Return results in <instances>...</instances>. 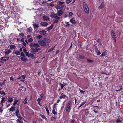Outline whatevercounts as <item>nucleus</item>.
<instances>
[{"mask_svg":"<svg viewBox=\"0 0 123 123\" xmlns=\"http://www.w3.org/2000/svg\"><path fill=\"white\" fill-rule=\"evenodd\" d=\"M42 37V36L41 35H38L36 37L37 38L39 39L41 38Z\"/></svg>","mask_w":123,"mask_h":123,"instance_id":"36","label":"nucleus"},{"mask_svg":"<svg viewBox=\"0 0 123 123\" xmlns=\"http://www.w3.org/2000/svg\"><path fill=\"white\" fill-rule=\"evenodd\" d=\"M97 53V55H99L101 54V52L100 51H99L97 52H96Z\"/></svg>","mask_w":123,"mask_h":123,"instance_id":"45","label":"nucleus"},{"mask_svg":"<svg viewBox=\"0 0 123 123\" xmlns=\"http://www.w3.org/2000/svg\"><path fill=\"white\" fill-rule=\"evenodd\" d=\"M58 21V20H55L54 21V23H57Z\"/></svg>","mask_w":123,"mask_h":123,"instance_id":"62","label":"nucleus"},{"mask_svg":"<svg viewBox=\"0 0 123 123\" xmlns=\"http://www.w3.org/2000/svg\"><path fill=\"white\" fill-rule=\"evenodd\" d=\"M122 120L120 119H117L116 121V122L117 123H121Z\"/></svg>","mask_w":123,"mask_h":123,"instance_id":"24","label":"nucleus"},{"mask_svg":"<svg viewBox=\"0 0 123 123\" xmlns=\"http://www.w3.org/2000/svg\"><path fill=\"white\" fill-rule=\"evenodd\" d=\"M51 17L52 18H54L58 20L60 19V18L58 16L57 14H55L54 13H52L51 14Z\"/></svg>","mask_w":123,"mask_h":123,"instance_id":"3","label":"nucleus"},{"mask_svg":"<svg viewBox=\"0 0 123 123\" xmlns=\"http://www.w3.org/2000/svg\"><path fill=\"white\" fill-rule=\"evenodd\" d=\"M43 19L44 20L47 21L49 20V18L48 16H44L43 17Z\"/></svg>","mask_w":123,"mask_h":123,"instance_id":"15","label":"nucleus"},{"mask_svg":"<svg viewBox=\"0 0 123 123\" xmlns=\"http://www.w3.org/2000/svg\"><path fill=\"white\" fill-rule=\"evenodd\" d=\"M17 117L18 118H19V119H22V117L18 115V117Z\"/></svg>","mask_w":123,"mask_h":123,"instance_id":"61","label":"nucleus"},{"mask_svg":"<svg viewBox=\"0 0 123 123\" xmlns=\"http://www.w3.org/2000/svg\"><path fill=\"white\" fill-rule=\"evenodd\" d=\"M64 5H57V7L59 9H61L64 7Z\"/></svg>","mask_w":123,"mask_h":123,"instance_id":"19","label":"nucleus"},{"mask_svg":"<svg viewBox=\"0 0 123 123\" xmlns=\"http://www.w3.org/2000/svg\"><path fill=\"white\" fill-rule=\"evenodd\" d=\"M29 56H31L32 57H34V55L31 53H30L29 54Z\"/></svg>","mask_w":123,"mask_h":123,"instance_id":"53","label":"nucleus"},{"mask_svg":"<svg viewBox=\"0 0 123 123\" xmlns=\"http://www.w3.org/2000/svg\"><path fill=\"white\" fill-rule=\"evenodd\" d=\"M87 62L89 63L92 62H93V61L91 60L87 59Z\"/></svg>","mask_w":123,"mask_h":123,"instance_id":"37","label":"nucleus"},{"mask_svg":"<svg viewBox=\"0 0 123 123\" xmlns=\"http://www.w3.org/2000/svg\"><path fill=\"white\" fill-rule=\"evenodd\" d=\"M66 96V95H62L60 96V99H62V98H65Z\"/></svg>","mask_w":123,"mask_h":123,"instance_id":"33","label":"nucleus"},{"mask_svg":"<svg viewBox=\"0 0 123 123\" xmlns=\"http://www.w3.org/2000/svg\"><path fill=\"white\" fill-rule=\"evenodd\" d=\"M79 58L80 59H83L85 57L83 55H80L79 56Z\"/></svg>","mask_w":123,"mask_h":123,"instance_id":"38","label":"nucleus"},{"mask_svg":"<svg viewBox=\"0 0 123 123\" xmlns=\"http://www.w3.org/2000/svg\"><path fill=\"white\" fill-rule=\"evenodd\" d=\"M48 6H54V5L53 3H50L48 5Z\"/></svg>","mask_w":123,"mask_h":123,"instance_id":"46","label":"nucleus"},{"mask_svg":"<svg viewBox=\"0 0 123 123\" xmlns=\"http://www.w3.org/2000/svg\"><path fill=\"white\" fill-rule=\"evenodd\" d=\"M60 84L61 86L62 89L63 88L64 86L61 83H60Z\"/></svg>","mask_w":123,"mask_h":123,"instance_id":"49","label":"nucleus"},{"mask_svg":"<svg viewBox=\"0 0 123 123\" xmlns=\"http://www.w3.org/2000/svg\"><path fill=\"white\" fill-rule=\"evenodd\" d=\"M35 49V50H36V52H37L40 50V48H38V47H37Z\"/></svg>","mask_w":123,"mask_h":123,"instance_id":"43","label":"nucleus"},{"mask_svg":"<svg viewBox=\"0 0 123 123\" xmlns=\"http://www.w3.org/2000/svg\"><path fill=\"white\" fill-rule=\"evenodd\" d=\"M3 110L2 107V106L0 107V111L1 113H2L3 111Z\"/></svg>","mask_w":123,"mask_h":123,"instance_id":"47","label":"nucleus"},{"mask_svg":"<svg viewBox=\"0 0 123 123\" xmlns=\"http://www.w3.org/2000/svg\"><path fill=\"white\" fill-rule=\"evenodd\" d=\"M104 3H102L100 6L99 7V9H102L104 7Z\"/></svg>","mask_w":123,"mask_h":123,"instance_id":"16","label":"nucleus"},{"mask_svg":"<svg viewBox=\"0 0 123 123\" xmlns=\"http://www.w3.org/2000/svg\"><path fill=\"white\" fill-rule=\"evenodd\" d=\"M94 48H95V50L96 52V53L98 51H99L98 50V48H97V47L96 46H94Z\"/></svg>","mask_w":123,"mask_h":123,"instance_id":"29","label":"nucleus"},{"mask_svg":"<svg viewBox=\"0 0 123 123\" xmlns=\"http://www.w3.org/2000/svg\"><path fill=\"white\" fill-rule=\"evenodd\" d=\"M36 50H35V49L31 48V51L32 53H33L34 54H35V53L37 52L36 51Z\"/></svg>","mask_w":123,"mask_h":123,"instance_id":"17","label":"nucleus"},{"mask_svg":"<svg viewBox=\"0 0 123 123\" xmlns=\"http://www.w3.org/2000/svg\"><path fill=\"white\" fill-rule=\"evenodd\" d=\"M44 119H45L46 120H47V119L46 117L44 115L41 114L40 115Z\"/></svg>","mask_w":123,"mask_h":123,"instance_id":"32","label":"nucleus"},{"mask_svg":"<svg viewBox=\"0 0 123 123\" xmlns=\"http://www.w3.org/2000/svg\"><path fill=\"white\" fill-rule=\"evenodd\" d=\"M54 48H55V47H54L51 48L50 49H49L48 50V52H50L51 51H53L54 50Z\"/></svg>","mask_w":123,"mask_h":123,"instance_id":"39","label":"nucleus"},{"mask_svg":"<svg viewBox=\"0 0 123 123\" xmlns=\"http://www.w3.org/2000/svg\"><path fill=\"white\" fill-rule=\"evenodd\" d=\"M69 16H71L73 14V13L72 12H69L68 14Z\"/></svg>","mask_w":123,"mask_h":123,"instance_id":"48","label":"nucleus"},{"mask_svg":"<svg viewBox=\"0 0 123 123\" xmlns=\"http://www.w3.org/2000/svg\"><path fill=\"white\" fill-rule=\"evenodd\" d=\"M30 46L32 47H39L40 46L39 45L38 43H31L30 44Z\"/></svg>","mask_w":123,"mask_h":123,"instance_id":"5","label":"nucleus"},{"mask_svg":"<svg viewBox=\"0 0 123 123\" xmlns=\"http://www.w3.org/2000/svg\"><path fill=\"white\" fill-rule=\"evenodd\" d=\"M71 104V102L70 101H69L68 102V104L67 105H69V106H70Z\"/></svg>","mask_w":123,"mask_h":123,"instance_id":"63","label":"nucleus"},{"mask_svg":"<svg viewBox=\"0 0 123 123\" xmlns=\"http://www.w3.org/2000/svg\"><path fill=\"white\" fill-rule=\"evenodd\" d=\"M5 83L4 82L0 83V86H2L4 85Z\"/></svg>","mask_w":123,"mask_h":123,"instance_id":"51","label":"nucleus"},{"mask_svg":"<svg viewBox=\"0 0 123 123\" xmlns=\"http://www.w3.org/2000/svg\"><path fill=\"white\" fill-rule=\"evenodd\" d=\"M71 109L70 106L69 105H67L66 111L67 112H69Z\"/></svg>","mask_w":123,"mask_h":123,"instance_id":"11","label":"nucleus"},{"mask_svg":"<svg viewBox=\"0 0 123 123\" xmlns=\"http://www.w3.org/2000/svg\"><path fill=\"white\" fill-rule=\"evenodd\" d=\"M53 25H51L50 27H48V29L49 30H50L53 27Z\"/></svg>","mask_w":123,"mask_h":123,"instance_id":"44","label":"nucleus"},{"mask_svg":"<svg viewBox=\"0 0 123 123\" xmlns=\"http://www.w3.org/2000/svg\"><path fill=\"white\" fill-rule=\"evenodd\" d=\"M33 26L35 29H37L39 26L37 24H33Z\"/></svg>","mask_w":123,"mask_h":123,"instance_id":"18","label":"nucleus"},{"mask_svg":"<svg viewBox=\"0 0 123 123\" xmlns=\"http://www.w3.org/2000/svg\"><path fill=\"white\" fill-rule=\"evenodd\" d=\"M70 22L71 23L73 24H75V20H74L73 18H72L70 19Z\"/></svg>","mask_w":123,"mask_h":123,"instance_id":"20","label":"nucleus"},{"mask_svg":"<svg viewBox=\"0 0 123 123\" xmlns=\"http://www.w3.org/2000/svg\"><path fill=\"white\" fill-rule=\"evenodd\" d=\"M0 94L1 95L3 94L4 95L5 94V93L3 91H0Z\"/></svg>","mask_w":123,"mask_h":123,"instance_id":"28","label":"nucleus"},{"mask_svg":"<svg viewBox=\"0 0 123 123\" xmlns=\"http://www.w3.org/2000/svg\"><path fill=\"white\" fill-rule=\"evenodd\" d=\"M111 35L112 38L113 39L114 41L115 42H116V36L115 33L114 31H112L111 32Z\"/></svg>","mask_w":123,"mask_h":123,"instance_id":"4","label":"nucleus"},{"mask_svg":"<svg viewBox=\"0 0 123 123\" xmlns=\"http://www.w3.org/2000/svg\"><path fill=\"white\" fill-rule=\"evenodd\" d=\"M83 6L85 12L86 13L88 14L89 12V8L87 4L85 2L83 3Z\"/></svg>","mask_w":123,"mask_h":123,"instance_id":"2","label":"nucleus"},{"mask_svg":"<svg viewBox=\"0 0 123 123\" xmlns=\"http://www.w3.org/2000/svg\"><path fill=\"white\" fill-rule=\"evenodd\" d=\"M18 102V100H15L14 101L13 103V105H15Z\"/></svg>","mask_w":123,"mask_h":123,"instance_id":"25","label":"nucleus"},{"mask_svg":"<svg viewBox=\"0 0 123 123\" xmlns=\"http://www.w3.org/2000/svg\"><path fill=\"white\" fill-rule=\"evenodd\" d=\"M122 85H121V86H120V89H119V90H116L115 91H116L117 92H118V91H120V90H121V89H122Z\"/></svg>","mask_w":123,"mask_h":123,"instance_id":"54","label":"nucleus"},{"mask_svg":"<svg viewBox=\"0 0 123 123\" xmlns=\"http://www.w3.org/2000/svg\"><path fill=\"white\" fill-rule=\"evenodd\" d=\"M21 77H22L23 78V79H25V76L24 75H22L21 76Z\"/></svg>","mask_w":123,"mask_h":123,"instance_id":"57","label":"nucleus"},{"mask_svg":"<svg viewBox=\"0 0 123 123\" xmlns=\"http://www.w3.org/2000/svg\"><path fill=\"white\" fill-rule=\"evenodd\" d=\"M42 100V99L40 98H38L37 99V101L38 102H40L41 100Z\"/></svg>","mask_w":123,"mask_h":123,"instance_id":"52","label":"nucleus"},{"mask_svg":"<svg viewBox=\"0 0 123 123\" xmlns=\"http://www.w3.org/2000/svg\"><path fill=\"white\" fill-rule=\"evenodd\" d=\"M27 97H26L24 101L23 102L25 104H26L27 103Z\"/></svg>","mask_w":123,"mask_h":123,"instance_id":"34","label":"nucleus"},{"mask_svg":"<svg viewBox=\"0 0 123 123\" xmlns=\"http://www.w3.org/2000/svg\"><path fill=\"white\" fill-rule=\"evenodd\" d=\"M63 12V11L62 9L59 10L57 13V15L58 16H60L62 15Z\"/></svg>","mask_w":123,"mask_h":123,"instance_id":"9","label":"nucleus"},{"mask_svg":"<svg viewBox=\"0 0 123 123\" xmlns=\"http://www.w3.org/2000/svg\"><path fill=\"white\" fill-rule=\"evenodd\" d=\"M9 58V57H2L0 59L1 60L3 61H6Z\"/></svg>","mask_w":123,"mask_h":123,"instance_id":"7","label":"nucleus"},{"mask_svg":"<svg viewBox=\"0 0 123 123\" xmlns=\"http://www.w3.org/2000/svg\"><path fill=\"white\" fill-rule=\"evenodd\" d=\"M10 49L12 50L15 49V47L13 45H11L10 46Z\"/></svg>","mask_w":123,"mask_h":123,"instance_id":"22","label":"nucleus"},{"mask_svg":"<svg viewBox=\"0 0 123 123\" xmlns=\"http://www.w3.org/2000/svg\"><path fill=\"white\" fill-rule=\"evenodd\" d=\"M72 0H67L66 1V2L67 4H69L71 1Z\"/></svg>","mask_w":123,"mask_h":123,"instance_id":"40","label":"nucleus"},{"mask_svg":"<svg viewBox=\"0 0 123 123\" xmlns=\"http://www.w3.org/2000/svg\"><path fill=\"white\" fill-rule=\"evenodd\" d=\"M20 41L21 42H23L24 41V38H22V39L20 40Z\"/></svg>","mask_w":123,"mask_h":123,"instance_id":"64","label":"nucleus"},{"mask_svg":"<svg viewBox=\"0 0 123 123\" xmlns=\"http://www.w3.org/2000/svg\"><path fill=\"white\" fill-rule=\"evenodd\" d=\"M86 102V101H85L84 102L82 103V104L80 105V106L79 107H81V106H82L84 104H85Z\"/></svg>","mask_w":123,"mask_h":123,"instance_id":"42","label":"nucleus"},{"mask_svg":"<svg viewBox=\"0 0 123 123\" xmlns=\"http://www.w3.org/2000/svg\"><path fill=\"white\" fill-rule=\"evenodd\" d=\"M38 32L42 35H43L46 34V31H38Z\"/></svg>","mask_w":123,"mask_h":123,"instance_id":"14","label":"nucleus"},{"mask_svg":"<svg viewBox=\"0 0 123 123\" xmlns=\"http://www.w3.org/2000/svg\"><path fill=\"white\" fill-rule=\"evenodd\" d=\"M107 52V51H106L105 52H104L102 53L101 55V56L102 57H103L105 56L106 55V53Z\"/></svg>","mask_w":123,"mask_h":123,"instance_id":"26","label":"nucleus"},{"mask_svg":"<svg viewBox=\"0 0 123 123\" xmlns=\"http://www.w3.org/2000/svg\"><path fill=\"white\" fill-rule=\"evenodd\" d=\"M16 115L17 117H18V115L19 114V111L18 110H17L16 111Z\"/></svg>","mask_w":123,"mask_h":123,"instance_id":"27","label":"nucleus"},{"mask_svg":"<svg viewBox=\"0 0 123 123\" xmlns=\"http://www.w3.org/2000/svg\"><path fill=\"white\" fill-rule=\"evenodd\" d=\"M28 31H31L32 30V28L31 27H29L28 29Z\"/></svg>","mask_w":123,"mask_h":123,"instance_id":"56","label":"nucleus"},{"mask_svg":"<svg viewBox=\"0 0 123 123\" xmlns=\"http://www.w3.org/2000/svg\"><path fill=\"white\" fill-rule=\"evenodd\" d=\"M22 56V57L25 56V55L23 52H21L20 54Z\"/></svg>","mask_w":123,"mask_h":123,"instance_id":"55","label":"nucleus"},{"mask_svg":"<svg viewBox=\"0 0 123 123\" xmlns=\"http://www.w3.org/2000/svg\"><path fill=\"white\" fill-rule=\"evenodd\" d=\"M50 40L47 38H44L43 40L40 39L38 40V43L41 46H45L49 45V43L50 42Z\"/></svg>","mask_w":123,"mask_h":123,"instance_id":"1","label":"nucleus"},{"mask_svg":"<svg viewBox=\"0 0 123 123\" xmlns=\"http://www.w3.org/2000/svg\"><path fill=\"white\" fill-rule=\"evenodd\" d=\"M12 51L10 49H5L4 53L6 55H8Z\"/></svg>","mask_w":123,"mask_h":123,"instance_id":"6","label":"nucleus"},{"mask_svg":"<svg viewBox=\"0 0 123 123\" xmlns=\"http://www.w3.org/2000/svg\"><path fill=\"white\" fill-rule=\"evenodd\" d=\"M25 55L27 56H29V53L28 52H26L25 53Z\"/></svg>","mask_w":123,"mask_h":123,"instance_id":"60","label":"nucleus"},{"mask_svg":"<svg viewBox=\"0 0 123 123\" xmlns=\"http://www.w3.org/2000/svg\"><path fill=\"white\" fill-rule=\"evenodd\" d=\"M79 90H80V91L81 93H84L85 92V91H83V90H80V89H79Z\"/></svg>","mask_w":123,"mask_h":123,"instance_id":"58","label":"nucleus"},{"mask_svg":"<svg viewBox=\"0 0 123 123\" xmlns=\"http://www.w3.org/2000/svg\"><path fill=\"white\" fill-rule=\"evenodd\" d=\"M52 112L53 114L54 115H55L57 114V112L55 111V110L54 109H53L52 110Z\"/></svg>","mask_w":123,"mask_h":123,"instance_id":"31","label":"nucleus"},{"mask_svg":"<svg viewBox=\"0 0 123 123\" xmlns=\"http://www.w3.org/2000/svg\"><path fill=\"white\" fill-rule=\"evenodd\" d=\"M14 110H15V107L14 106L12 107L9 109L10 111H13Z\"/></svg>","mask_w":123,"mask_h":123,"instance_id":"21","label":"nucleus"},{"mask_svg":"<svg viewBox=\"0 0 123 123\" xmlns=\"http://www.w3.org/2000/svg\"><path fill=\"white\" fill-rule=\"evenodd\" d=\"M40 24L42 25L45 26H47L48 25L47 23L43 22H41L40 23Z\"/></svg>","mask_w":123,"mask_h":123,"instance_id":"12","label":"nucleus"},{"mask_svg":"<svg viewBox=\"0 0 123 123\" xmlns=\"http://www.w3.org/2000/svg\"><path fill=\"white\" fill-rule=\"evenodd\" d=\"M71 122L72 123H74L75 122V120H73L71 121Z\"/></svg>","mask_w":123,"mask_h":123,"instance_id":"59","label":"nucleus"},{"mask_svg":"<svg viewBox=\"0 0 123 123\" xmlns=\"http://www.w3.org/2000/svg\"><path fill=\"white\" fill-rule=\"evenodd\" d=\"M5 101V97H2L1 100L0 102V104L2 105V106H3V104Z\"/></svg>","mask_w":123,"mask_h":123,"instance_id":"10","label":"nucleus"},{"mask_svg":"<svg viewBox=\"0 0 123 123\" xmlns=\"http://www.w3.org/2000/svg\"><path fill=\"white\" fill-rule=\"evenodd\" d=\"M20 59L21 60L24 62H26L27 60V59L25 58V56L21 57Z\"/></svg>","mask_w":123,"mask_h":123,"instance_id":"13","label":"nucleus"},{"mask_svg":"<svg viewBox=\"0 0 123 123\" xmlns=\"http://www.w3.org/2000/svg\"><path fill=\"white\" fill-rule=\"evenodd\" d=\"M44 96V94H42L40 95V98L42 99L43 96Z\"/></svg>","mask_w":123,"mask_h":123,"instance_id":"50","label":"nucleus"},{"mask_svg":"<svg viewBox=\"0 0 123 123\" xmlns=\"http://www.w3.org/2000/svg\"><path fill=\"white\" fill-rule=\"evenodd\" d=\"M64 2H61V1H59V4H58V5H63V4H64Z\"/></svg>","mask_w":123,"mask_h":123,"instance_id":"41","label":"nucleus"},{"mask_svg":"<svg viewBox=\"0 0 123 123\" xmlns=\"http://www.w3.org/2000/svg\"><path fill=\"white\" fill-rule=\"evenodd\" d=\"M14 53L17 55H19L20 54V52L19 51H16Z\"/></svg>","mask_w":123,"mask_h":123,"instance_id":"23","label":"nucleus"},{"mask_svg":"<svg viewBox=\"0 0 123 123\" xmlns=\"http://www.w3.org/2000/svg\"><path fill=\"white\" fill-rule=\"evenodd\" d=\"M33 40L32 38H30L28 40V41L29 42H32Z\"/></svg>","mask_w":123,"mask_h":123,"instance_id":"35","label":"nucleus"},{"mask_svg":"<svg viewBox=\"0 0 123 123\" xmlns=\"http://www.w3.org/2000/svg\"><path fill=\"white\" fill-rule=\"evenodd\" d=\"M57 104H56V103H55V104H54V106H53V109H56L57 108H56V107H57Z\"/></svg>","mask_w":123,"mask_h":123,"instance_id":"30","label":"nucleus"},{"mask_svg":"<svg viewBox=\"0 0 123 123\" xmlns=\"http://www.w3.org/2000/svg\"><path fill=\"white\" fill-rule=\"evenodd\" d=\"M13 99L11 97L9 96L8 98V101L10 103H12L13 101Z\"/></svg>","mask_w":123,"mask_h":123,"instance_id":"8","label":"nucleus"}]
</instances>
